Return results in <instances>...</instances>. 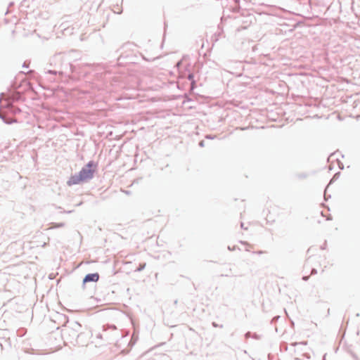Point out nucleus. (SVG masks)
<instances>
[{"instance_id": "f257e3e1", "label": "nucleus", "mask_w": 360, "mask_h": 360, "mask_svg": "<svg viewBox=\"0 0 360 360\" xmlns=\"http://www.w3.org/2000/svg\"><path fill=\"white\" fill-rule=\"evenodd\" d=\"M93 166V162H90L87 164L86 167L83 168L79 172V174L83 181L89 180L93 177L94 173V169L91 168Z\"/></svg>"}, {"instance_id": "f03ea898", "label": "nucleus", "mask_w": 360, "mask_h": 360, "mask_svg": "<svg viewBox=\"0 0 360 360\" xmlns=\"http://www.w3.org/2000/svg\"><path fill=\"white\" fill-rule=\"evenodd\" d=\"M81 182H83L82 178H81V176L79 174V173L78 174H75L74 176H72L69 181H68V184L69 186H71V185H75V184H80Z\"/></svg>"}, {"instance_id": "7ed1b4c3", "label": "nucleus", "mask_w": 360, "mask_h": 360, "mask_svg": "<svg viewBox=\"0 0 360 360\" xmlns=\"http://www.w3.org/2000/svg\"><path fill=\"white\" fill-rule=\"evenodd\" d=\"M99 278V275L97 273L87 274L84 278V283H88L91 281H97Z\"/></svg>"}, {"instance_id": "20e7f679", "label": "nucleus", "mask_w": 360, "mask_h": 360, "mask_svg": "<svg viewBox=\"0 0 360 360\" xmlns=\"http://www.w3.org/2000/svg\"><path fill=\"white\" fill-rule=\"evenodd\" d=\"M264 253H265V252H264V251H262V250H260V251H257V252H253V255H254V256H257V255H263V254H264Z\"/></svg>"}]
</instances>
